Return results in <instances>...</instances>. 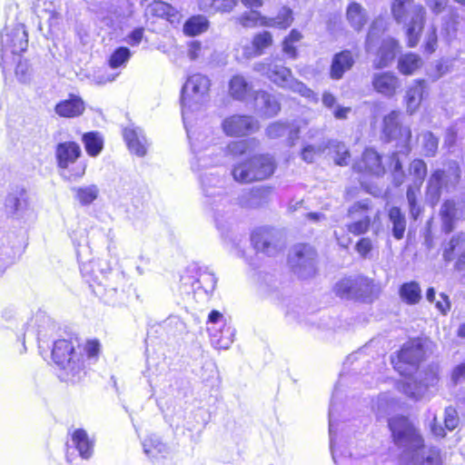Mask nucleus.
<instances>
[{
  "label": "nucleus",
  "instance_id": "f257e3e1",
  "mask_svg": "<svg viewBox=\"0 0 465 465\" xmlns=\"http://www.w3.org/2000/svg\"><path fill=\"white\" fill-rule=\"evenodd\" d=\"M210 84V79L206 75L194 74L187 78L181 91L182 117L198 169L212 163L206 159L205 154H198L213 143L214 137L210 128H205L197 134L193 132L191 121L192 114L198 111L203 103L205 102Z\"/></svg>",
  "mask_w": 465,
  "mask_h": 465
},
{
  "label": "nucleus",
  "instance_id": "f03ea898",
  "mask_svg": "<svg viewBox=\"0 0 465 465\" xmlns=\"http://www.w3.org/2000/svg\"><path fill=\"white\" fill-rule=\"evenodd\" d=\"M393 442L400 450L401 465H440V450L425 448L419 430L406 417L396 416L389 420Z\"/></svg>",
  "mask_w": 465,
  "mask_h": 465
},
{
  "label": "nucleus",
  "instance_id": "7ed1b4c3",
  "mask_svg": "<svg viewBox=\"0 0 465 465\" xmlns=\"http://www.w3.org/2000/svg\"><path fill=\"white\" fill-rule=\"evenodd\" d=\"M80 271L93 292L104 303L114 305L118 302L125 283L122 272L113 271L103 259L81 262Z\"/></svg>",
  "mask_w": 465,
  "mask_h": 465
},
{
  "label": "nucleus",
  "instance_id": "20e7f679",
  "mask_svg": "<svg viewBox=\"0 0 465 465\" xmlns=\"http://www.w3.org/2000/svg\"><path fill=\"white\" fill-rule=\"evenodd\" d=\"M200 182L206 203L213 213L216 227L223 233L233 222L234 205L224 193V179L213 173H204Z\"/></svg>",
  "mask_w": 465,
  "mask_h": 465
},
{
  "label": "nucleus",
  "instance_id": "39448f33",
  "mask_svg": "<svg viewBox=\"0 0 465 465\" xmlns=\"http://www.w3.org/2000/svg\"><path fill=\"white\" fill-rule=\"evenodd\" d=\"M54 362L60 368L59 377L66 382H77L85 374L82 349L75 340H57L52 350Z\"/></svg>",
  "mask_w": 465,
  "mask_h": 465
},
{
  "label": "nucleus",
  "instance_id": "423d86ee",
  "mask_svg": "<svg viewBox=\"0 0 465 465\" xmlns=\"http://www.w3.org/2000/svg\"><path fill=\"white\" fill-rule=\"evenodd\" d=\"M391 10L394 20L406 27L408 45L416 46L424 26V7L414 4L413 0H393Z\"/></svg>",
  "mask_w": 465,
  "mask_h": 465
},
{
  "label": "nucleus",
  "instance_id": "0eeeda50",
  "mask_svg": "<svg viewBox=\"0 0 465 465\" xmlns=\"http://www.w3.org/2000/svg\"><path fill=\"white\" fill-rule=\"evenodd\" d=\"M276 169V161L270 153L254 154L248 159L235 163L232 168L233 180L249 183L271 177Z\"/></svg>",
  "mask_w": 465,
  "mask_h": 465
},
{
  "label": "nucleus",
  "instance_id": "6e6552de",
  "mask_svg": "<svg viewBox=\"0 0 465 465\" xmlns=\"http://www.w3.org/2000/svg\"><path fill=\"white\" fill-rule=\"evenodd\" d=\"M216 282V277L208 268L193 263L181 276L180 290L185 294H193L197 301L204 302L213 293Z\"/></svg>",
  "mask_w": 465,
  "mask_h": 465
},
{
  "label": "nucleus",
  "instance_id": "1a4fd4ad",
  "mask_svg": "<svg viewBox=\"0 0 465 465\" xmlns=\"http://www.w3.org/2000/svg\"><path fill=\"white\" fill-rule=\"evenodd\" d=\"M27 46L28 35L24 25L5 27L1 35V66L4 74L11 69L13 63Z\"/></svg>",
  "mask_w": 465,
  "mask_h": 465
},
{
  "label": "nucleus",
  "instance_id": "9d476101",
  "mask_svg": "<svg viewBox=\"0 0 465 465\" xmlns=\"http://www.w3.org/2000/svg\"><path fill=\"white\" fill-rule=\"evenodd\" d=\"M254 70L267 76L279 87L290 89L309 99L315 98V93L302 82L294 79L292 71L283 65L258 63L255 64Z\"/></svg>",
  "mask_w": 465,
  "mask_h": 465
},
{
  "label": "nucleus",
  "instance_id": "9b49d317",
  "mask_svg": "<svg viewBox=\"0 0 465 465\" xmlns=\"http://www.w3.org/2000/svg\"><path fill=\"white\" fill-rule=\"evenodd\" d=\"M333 292L341 299L371 303L375 298L373 282L363 276L345 277L333 287Z\"/></svg>",
  "mask_w": 465,
  "mask_h": 465
},
{
  "label": "nucleus",
  "instance_id": "f8f14e48",
  "mask_svg": "<svg viewBox=\"0 0 465 465\" xmlns=\"http://www.w3.org/2000/svg\"><path fill=\"white\" fill-rule=\"evenodd\" d=\"M424 355L425 350L421 340H410L398 351L397 361L392 359L394 369L402 376H411L417 371Z\"/></svg>",
  "mask_w": 465,
  "mask_h": 465
},
{
  "label": "nucleus",
  "instance_id": "ddd939ff",
  "mask_svg": "<svg viewBox=\"0 0 465 465\" xmlns=\"http://www.w3.org/2000/svg\"><path fill=\"white\" fill-rule=\"evenodd\" d=\"M317 253L313 247L306 243L294 245L289 252L288 263L301 279H307L315 274Z\"/></svg>",
  "mask_w": 465,
  "mask_h": 465
},
{
  "label": "nucleus",
  "instance_id": "4468645a",
  "mask_svg": "<svg viewBox=\"0 0 465 465\" xmlns=\"http://www.w3.org/2000/svg\"><path fill=\"white\" fill-rule=\"evenodd\" d=\"M4 210L8 218L25 223L33 213L27 190L20 185L11 187L5 197Z\"/></svg>",
  "mask_w": 465,
  "mask_h": 465
},
{
  "label": "nucleus",
  "instance_id": "2eb2a0df",
  "mask_svg": "<svg viewBox=\"0 0 465 465\" xmlns=\"http://www.w3.org/2000/svg\"><path fill=\"white\" fill-rule=\"evenodd\" d=\"M251 242L257 252L274 256L282 247V232L274 228L260 227L252 232Z\"/></svg>",
  "mask_w": 465,
  "mask_h": 465
},
{
  "label": "nucleus",
  "instance_id": "dca6fc26",
  "mask_svg": "<svg viewBox=\"0 0 465 465\" xmlns=\"http://www.w3.org/2000/svg\"><path fill=\"white\" fill-rule=\"evenodd\" d=\"M222 129L227 136L242 137L257 132L260 124L257 119L247 114H232L222 122Z\"/></svg>",
  "mask_w": 465,
  "mask_h": 465
},
{
  "label": "nucleus",
  "instance_id": "f3484780",
  "mask_svg": "<svg viewBox=\"0 0 465 465\" xmlns=\"http://www.w3.org/2000/svg\"><path fill=\"white\" fill-rule=\"evenodd\" d=\"M443 230L450 232L454 228L456 220H465V193H461L457 201L448 199L440 208Z\"/></svg>",
  "mask_w": 465,
  "mask_h": 465
},
{
  "label": "nucleus",
  "instance_id": "a211bd4d",
  "mask_svg": "<svg viewBox=\"0 0 465 465\" xmlns=\"http://www.w3.org/2000/svg\"><path fill=\"white\" fill-rule=\"evenodd\" d=\"M273 187L260 185L242 193L238 197V204L244 208H258L272 200Z\"/></svg>",
  "mask_w": 465,
  "mask_h": 465
},
{
  "label": "nucleus",
  "instance_id": "6ab92c4d",
  "mask_svg": "<svg viewBox=\"0 0 465 465\" xmlns=\"http://www.w3.org/2000/svg\"><path fill=\"white\" fill-rule=\"evenodd\" d=\"M72 445L66 444V460L72 462L70 449L77 450L79 456L84 460H89L94 453V441L89 438L87 432L84 429H77L72 433Z\"/></svg>",
  "mask_w": 465,
  "mask_h": 465
},
{
  "label": "nucleus",
  "instance_id": "aec40b11",
  "mask_svg": "<svg viewBox=\"0 0 465 465\" xmlns=\"http://www.w3.org/2000/svg\"><path fill=\"white\" fill-rule=\"evenodd\" d=\"M369 205L367 203H355L349 209V215L351 218L359 217V219L347 225L348 231L354 235L365 233L371 225V217L367 214Z\"/></svg>",
  "mask_w": 465,
  "mask_h": 465
},
{
  "label": "nucleus",
  "instance_id": "412c9836",
  "mask_svg": "<svg viewBox=\"0 0 465 465\" xmlns=\"http://www.w3.org/2000/svg\"><path fill=\"white\" fill-rule=\"evenodd\" d=\"M124 138L128 149L138 157H143L149 146L143 130L136 126H129L124 130Z\"/></svg>",
  "mask_w": 465,
  "mask_h": 465
},
{
  "label": "nucleus",
  "instance_id": "4be33fe9",
  "mask_svg": "<svg viewBox=\"0 0 465 465\" xmlns=\"http://www.w3.org/2000/svg\"><path fill=\"white\" fill-rule=\"evenodd\" d=\"M400 113L397 111H391L389 114L383 118V128L382 133L387 142L396 140L399 137L407 142L411 136V130L409 128H402L400 125Z\"/></svg>",
  "mask_w": 465,
  "mask_h": 465
},
{
  "label": "nucleus",
  "instance_id": "5701e85b",
  "mask_svg": "<svg viewBox=\"0 0 465 465\" xmlns=\"http://www.w3.org/2000/svg\"><path fill=\"white\" fill-rule=\"evenodd\" d=\"M444 177V170L436 169L427 180L425 201L431 207H435L440 200L442 189L445 188Z\"/></svg>",
  "mask_w": 465,
  "mask_h": 465
},
{
  "label": "nucleus",
  "instance_id": "b1692460",
  "mask_svg": "<svg viewBox=\"0 0 465 465\" xmlns=\"http://www.w3.org/2000/svg\"><path fill=\"white\" fill-rule=\"evenodd\" d=\"M300 128L294 123L277 121L268 125L266 135L271 139L286 136L288 144L292 146L299 138Z\"/></svg>",
  "mask_w": 465,
  "mask_h": 465
},
{
  "label": "nucleus",
  "instance_id": "393cba45",
  "mask_svg": "<svg viewBox=\"0 0 465 465\" xmlns=\"http://www.w3.org/2000/svg\"><path fill=\"white\" fill-rule=\"evenodd\" d=\"M81 154L82 150L75 142L59 143L55 149L57 166L62 170H66L69 164L74 163Z\"/></svg>",
  "mask_w": 465,
  "mask_h": 465
},
{
  "label": "nucleus",
  "instance_id": "a878e982",
  "mask_svg": "<svg viewBox=\"0 0 465 465\" xmlns=\"http://www.w3.org/2000/svg\"><path fill=\"white\" fill-rule=\"evenodd\" d=\"M338 392V388L335 387L334 393L331 400L329 408V436H330V448L333 461L339 465V459L342 456V453L339 454L338 450L335 447V439L337 436L338 423H339V404H337L335 398Z\"/></svg>",
  "mask_w": 465,
  "mask_h": 465
},
{
  "label": "nucleus",
  "instance_id": "bb28decb",
  "mask_svg": "<svg viewBox=\"0 0 465 465\" xmlns=\"http://www.w3.org/2000/svg\"><path fill=\"white\" fill-rule=\"evenodd\" d=\"M85 110L84 100L74 94H70L67 99L56 104L54 112L64 118H75L81 116Z\"/></svg>",
  "mask_w": 465,
  "mask_h": 465
},
{
  "label": "nucleus",
  "instance_id": "cd10ccee",
  "mask_svg": "<svg viewBox=\"0 0 465 465\" xmlns=\"http://www.w3.org/2000/svg\"><path fill=\"white\" fill-rule=\"evenodd\" d=\"M145 14L165 19L173 26L178 25L182 19V15L177 9L163 1H154L149 5Z\"/></svg>",
  "mask_w": 465,
  "mask_h": 465
},
{
  "label": "nucleus",
  "instance_id": "c85d7f7f",
  "mask_svg": "<svg viewBox=\"0 0 465 465\" xmlns=\"http://www.w3.org/2000/svg\"><path fill=\"white\" fill-rule=\"evenodd\" d=\"M255 110L265 117H272L281 110V105L276 97L266 92L257 91L254 95Z\"/></svg>",
  "mask_w": 465,
  "mask_h": 465
},
{
  "label": "nucleus",
  "instance_id": "c756f323",
  "mask_svg": "<svg viewBox=\"0 0 465 465\" xmlns=\"http://www.w3.org/2000/svg\"><path fill=\"white\" fill-rule=\"evenodd\" d=\"M212 344L219 350H226L233 342L235 330L226 323L222 326H207Z\"/></svg>",
  "mask_w": 465,
  "mask_h": 465
},
{
  "label": "nucleus",
  "instance_id": "7c9ffc66",
  "mask_svg": "<svg viewBox=\"0 0 465 465\" xmlns=\"http://www.w3.org/2000/svg\"><path fill=\"white\" fill-rule=\"evenodd\" d=\"M355 60L350 50H343L335 54L331 60L330 76L333 80H340L343 74L354 64Z\"/></svg>",
  "mask_w": 465,
  "mask_h": 465
},
{
  "label": "nucleus",
  "instance_id": "2f4dec72",
  "mask_svg": "<svg viewBox=\"0 0 465 465\" xmlns=\"http://www.w3.org/2000/svg\"><path fill=\"white\" fill-rule=\"evenodd\" d=\"M372 85L376 92L387 97H391L400 86L398 78L391 72L374 74Z\"/></svg>",
  "mask_w": 465,
  "mask_h": 465
},
{
  "label": "nucleus",
  "instance_id": "473e14b6",
  "mask_svg": "<svg viewBox=\"0 0 465 465\" xmlns=\"http://www.w3.org/2000/svg\"><path fill=\"white\" fill-rule=\"evenodd\" d=\"M398 50V42L391 37L382 40L373 64L376 69L387 67L394 60Z\"/></svg>",
  "mask_w": 465,
  "mask_h": 465
},
{
  "label": "nucleus",
  "instance_id": "72a5a7b5",
  "mask_svg": "<svg viewBox=\"0 0 465 465\" xmlns=\"http://www.w3.org/2000/svg\"><path fill=\"white\" fill-rule=\"evenodd\" d=\"M459 422L460 418L456 409L449 406L444 411V427L438 422L437 418L434 415L432 421L430 422V430L436 437L443 438L446 434L445 429L451 431L458 427Z\"/></svg>",
  "mask_w": 465,
  "mask_h": 465
},
{
  "label": "nucleus",
  "instance_id": "f704fd0d",
  "mask_svg": "<svg viewBox=\"0 0 465 465\" xmlns=\"http://www.w3.org/2000/svg\"><path fill=\"white\" fill-rule=\"evenodd\" d=\"M388 219L393 238L397 241L403 239L407 225L405 213L400 207L392 206L388 210Z\"/></svg>",
  "mask_w": 465,
  "mask_h": 465
},
{
  "label": "nucleus",
  "instance_id": "c9c22d12",
  "mask_svg": "<svg viewBox=\"0 0 465 465\" xmlns=\"http://www.w3.org/2000/svg\"><path fill=\"white\" fill-rule=\"evenodd\" d=\"M272 44V35L268 31L256 34L252 41V45L245 46L243 54L246 58L259 56L263 54L264 49Z\"/></svg>",
  "mask_w": 465,
  "mask_h": 465
},
{
  "label": "nucleus",
  "instance_id": "e433bc0d",
  "mask_svg": "<svg viewBox=\"0 0 465 465\" xmlns=\"http://www.w3.org/2000/svg\"><path fill=\"white\" fill-rule=\"evenodd\" d=\"M96 18L105 26L111 28L115 25L121 17V12L118 7L109 2L104 1L94 10Z\"/></svg>",
  "mask_w": 465,
  "mask_h": 465
},
{
  "label": "nucleus",
  "instance_id": "4c0bfd02",
  "mask_svg": "<svg viewBox=\"0 0 465 465\" xmlns=\"http://www.w3.org/2000/svg\"><path fill=\"white\" fill-rule=\"evenodd\" d=\"M252 89V84L242 75H234L230 80L229 93L235 100L245 101L251 96Z\"/></svg>",
  "mask_w": 465,
  "mask_h": 465
},
{
  "label": "nucleus",
  "instance_id": "58836bf2",
  "mask_svg": "<svg viewBox=\"0 0 465 465\" xmlns=\"http://www.w3.org/2000/svg\"><path fill=\"white\" fill-rule=\"evenodd\" d=\"M142 445L143 452L149 458H157L158 456L164 457L169 452L168 446L155 434L146 437L143 440Z\"/></svg>",
  "mask_w": 465,
  "mask_h": 465
},
{
  "label": "nucleus",
  "instance_id": "ea45409f",
  "mask_svg": "<svg viewBox=\"0 0 465 465\" xmlns=\"http://www.w3.org/2000/svg\"><path fill=\"white\" fill-rule=\"evenodd\" d=\"M361 163L364 171L380 176L384 173L385 170L381 163V155L373 149L367 148L362 153Z\"/></svg>",
  "mask_w": 465,
  "mask_h": 465
},
{
  "label": "nucleus",
  "instance_id": "a19ab883",
  "mask_svg": "<svg viewBox=\"0 0 465 465\" xmlns=\"http://www.w3.org/2000/svg\"><path fill=\"white\" fill-rule=\"evenodd\" d=\"M293 22L292 10L289 7H282L277 15L274 17H266L262 22V25L269 27H276L279 29H286Z\"/></svg>",
  "mask_w": 465,
  "mask_h": 465
},
{
  "label": "nucleus",
  "instance_id": "79ce46f5",
  "mask_svg": "<svg viewBox=\"0 0 465 465\" xmlns=\"http://www.w3.org/2000/svg\"><path fill=\"white\" fill-rule=\"evenodd\" d=\"M398 390L412 400H419L425 393V390L420 381L413 378H406L397 382Z\"/></svg>",
  "mask_w": 465,
  "mask_h": 465
},
{
  "label": "nucleus",
  "instance_id": "37998d69",
  "mask_svg": "<svg viewBox=\"0 0 465 465\" xmlns=\"http://www.w3.org/2000/svg\"><path fill=\"white\" fill-rule=\"evenodd\" d=\"M465 234L460 233L452 236V238L445 244L443 249V259L446 262H451L458 258V255L464 249Z\"/></svg>",
  "mask_w": 465,
  "mask_h": 465
},
{
  "label": "nucleus",
  "instance_id": "c03bdc74",
  "mask_svg": "<svg viewBox=\"0 0 465 465\" xmlns=\"http://www.w3.org/2000/svg\"><path fill=\"white\" fill-rule=\"evenodd\" d=\"M347 19L356 31H360L367 23V15L360 4L353 2L347 7Z\"/></svg>",
  "mask_w": 465,
  "mask_h": 465
},
{
  "label": "nucleus",
  "instance_id": "a18cd8bd",
  "mask_svg": "<svg viewBox=\"0 0 465 465\" xmlns=\"http://www.w3.org/2000/svg\"><path fill=\"white\" fill-rule=\"evenodd\" d=\"M302 33L297 29H292L282 43V53L287 58L295 60L298 57L297 44L302 39Z\"/></svg>",
  "mask_w": 465,
  "mask_h": 465
},
{
  "label": "nucleus",
  "instance_id": "49530a36",
  "mask_svg": "<svg viewBox=\"0 0 465 465\" xmlns=\"http://www.w3.org/2000/svg\"><path fill=\"white\" fill-rule=\"evenodd\" d=\"M399 292L401 300L410 305L418 303L421 299L420 284L415 281L401 284Z\"/></svg>",
  "mask_w": 465,
  "mask_h": 465
},
{
  "label": "nucleus",
  "instance_id": "de8ad7c7",
  "mask_svg": "<svg viewBox=\"0 0 465 465\" xmlns=\"http://www.w3.org/2000/svg\"><path fill=\"white\" fill-rule=\"evenodd\" d=\"M420 188L417 186L408 185L406 192V199L408 203L409 214L413 221H417L423 212V207L419 203V195Z\"/></svg>",
  "mask_w": 465,
  "mask_h": 465
},
{
  "label": "nucleus",
  "instance_id": "09e8293b",
  "mask_svg": "<svg viewBox=\"0 0 465 465\" xmlns=\"http://www.w3.org/2000/svg\"><path fill=\"white\" fill-rule=\"evenodd\" d=\"M82 141L86 153L92 156H97L104 147V140L99 133L88 132L83 134Z\"/></svg>",
  "mask_w": 465,
  "mask_h": 465
},
{
  "label": "nucleus",
  "instance_id": "8fccbe9b",
  "mask_svg": "<svg viewBox=\"0 0 465 465\" xmlns=\"http://www.w3.org/2000/svg\"><path fill=\"white\" fill-rule=\"evenodd\" d=\"M424 85L422 81L417 82L415 84L411 86L405 95L407 104V111L412 114L419 104H420L423 96Z\"/></svg>",
  "mask_w": 465,
  "mask_h": 465
},
{
  "label": "nucleus",
  "instance_id": "3c124183",
  "mask_svg": "<svg viewBox=\"0 0 465 465\" xmlns=\"http://www.w3.org/2000/svg\"><path fill=\"white\" fill-rule=\"evenodd\" d=\"M209 21L202 15H197L187 19L183 25V32L187 35L194 36L208 29Z\"/></svg>",
  "mask_w": 465,
  "mask_h": 465
},
{
  "label": "nucleus",
  "instance_id": "603ef678",
  "mask_svg": "<svg viewBox=\"0 0 465 465\" xmlns=\"http://www.w3.org/2000/svg\"><path fill=\"white\" fill-rule=\"evenodd\" d=\"M50 6H53L52 9L46 8L45 12L48 14V23L49 26L52 28L57 27L64 18L69 17V9L67 6V3L64 4L59 2L57 5H54L53 2L50 3Z\"/></svg>",
  "mask_w": 465,
  "mask_h": 465
},
{
  "label": "nucleus",
  "instance_id": "864d4df0",
  "mask_svg": "<svg viewBox=\"0 0 465 465\" xmlns=\"http://www.w3.org/2000/svg\"><path fill=\"white\" fill-rule=\"evenodd\" d=\"M422 64V60L420 55L408 53L401 55L398 61L399 71L403 74H412Z\"/></svg>",
  "mask_w": 465,
  "mask_h": 465
},
{
  "label": "nucleus",
  "instance_id": "5fc2aeb1",
  "mask_svg": "<svg viewBox=\"0 0 465 465\" xmlns=\"http://www.w3.org/2000/svg\"><path fill=\"white\" fill-rule=\"evenodd\" d=\"M385 31V21L381 17L376 18L371 25L369 32L366 36L365 48L368 53H371L375 47L376 41L380 35Z\"/></svg>",
  "mask_w": 465,
  "mask_h": 465
},
{
  "label": "nucleus",
  "instance_id": "6e6d98bb",
  "mask_svg": "<svg viewBox=\"0 0 465 465\" xmlns=\"http://www.w3.org/2000/svg\"><path fill=\"white\" fill-rule=\"evenodd\" d=\"M445 189L447 191L454 190L459 184L461 177V170L457 161L451 160L448 162L447 170L445 171Z\"/></svg>",
  "mask_w": 465,
  "mask_h": 465
},
{
  "label": "nucleus",
  "instance_id": "4d7b16f0",
  "mask_svg": "<svg viewBox=\"0 0 465 465\" xmlns=\"http://www.w3.org/2000/svg\"><path fill=\"white\" fill-rule=\"evenodd\" d=\"M132 56L131 50L126 46H120L114 49L108 59V65L111 69L124 68Z\"/></svg>",
  "mask_w": 465,
  "mask_h": 465
},
{
  "label": "nucleus",
  "instance_id": "13d9d810",
  "mask_svg": "<svg viewBox=\"0 0 465 465\" xmlns=\"http://www.w3.org/2000/svg\"><path fill=\"white\" fill-rule=\"evenodd\" d=\"M427 164L421 159H414L410 164V173L413 175V183L411 185L420 188L427 175Z\"/></svg>",
  "mask_w": 465,
  "mask_h": 465
},
{
  "label": "nucleus",
  "instance_id": "bf43d9fd",
  "mask_svg": "<svg viewBox=\"0 0 465 465\" xmlns=\"http://www.w3.org/2000/svg\"><path fill=\"white\" fill-rule=\"evenodd\" d=\"M75 197L82 205L91 204L98 196L99 190L96 185L92 184L74 189Z\"/></svg>",
  "mask_w": 465,
  "mask_h": 465
},
{
  "label": "nucleus",
  "instance_id": "052dcab7",
  "mask_svg": "<svg viewBox=\"0 0 465 465\" xmlns=\"http://www.w3.org/2000/svg\"><path fill=\"white\" fill-rule=\"evenodd\" d=\"M422 149L426 157H434L438 151L439 138L427 131L421 134Z\"/></svg>",
  "mask_w": 465,
  "mask_h": 465
},
{
  "label": "nucleus",
  "instance_id": "680f3d73",
  "mask_svg": "<svg viewBox=\"0 0 465 465\" xmlns=\"http://www.w3.org/2000/svg\"><path fill=\"white\" fill-rule=\"evenodd\" d=\"M391 165L392 168V183L395 187H399L404 183L405 173L397 152L392 153L391 156Z\"/></svg>",
  "mask_w": 465,
  "mask_h": 465
},
{
  "label": "nucleus",
  "instance_id": "e2e57ef3",
  "mask_svg": "<svg viewBox=\"0 0 465 465\" xmlns=\"http://www.w3.org/2000/svg\"><path fill=\"white\" fill-rule=\"evenodd\" d=\"M420 383L426 391L430 387H434L439 381L438 370L435 366H430L419 374Z\"/></svg>",
  "mask_w": 465,
  "mask_h": 465
},
{
  "label": "nucleus",
  "instance_id": "0e129e2a",
  "mask_svg": "<svg viewBox=\"0 0 465 465\" xmlns=\"http://www.w3.org/2000/svg\"><path fill=\"white\" fill-rule=\"evenodd\" d=\"M81 349L84 361L85 358L90 364L96 361L100 351V343L98 342V341H88L83 347L81 346Z\"/></svg>",
  "mask_w": 465,
  "mask_h": 465
},
{
  "label": "nucleus",
  "instance_id": "69168bd1",
  "mask_svg": "<svg viewBox=\"0 0 465 465\" xmlns=\"http://www.w3.org/2000/svg\"><path fill=\"white\" fill-rule=\"evenodd\" d=\"M265 16H262L260 12L252 9L250 12H245L238 17V22L244 27H252L258 23L262 25Z\"/></svg>",
  "mask_w": 465,
  "mask_h": 465
},
{
  "label": "nucleus",
  "instance_id": "338daca9",
  "mask_svg": "<svg viewBox=\"0 0 465 465\" xmlns=\"http://www.w3.org/2000/svg\"><path fill=\"white\" fill-rule=\"evenodd\" d=\"M31 67L27 61L21 60L17 61L15 66V75L21 83H27L31 77Z\"/></svg>",
  "mask_w": 465,
  "mask_h": 465
},
{
  "label": "nucleus",
  "instance_id": "774afa93",
  "mask_svg": "<svg viewBox=\"0 0 465 465\" xmlns=\"http://www.w3.org/2000/svg\"><path fill=\"white\" fill-rule=\"evenodd\" d=\"M143 27H136L126 35L124 41L131 46H138L143 38Z\"/></svg>",
  "mask_w": 465,
  "mask_h": 465
}]
</instances>
